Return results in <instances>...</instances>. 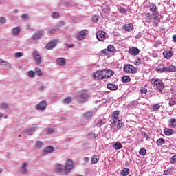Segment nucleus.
I'll return each mask as SVG.
<instances>
[{
  "label": "nucleus",
  "instance_id": "ddd939ff",
  "mask_svg": "<svg viewBox=\"0 0 176 176\" xmlns=\"http://www.w3.org/2000/svg\"><path fill=\"white\" fill-rule=\"evenodd\" d=\"M86 34H87V30H83L80 31L76 36V39L78 41H83L86 37Z\"/></svg>",
  "mask_w": 176,
  "mask_h": 176
},
{
  "label": "nucleus",
  "instance_id": "7c9ffc66",
  "mask_svg": "<svg viewBox=\"0 0 176 176\" xmlns=\"http://www.w3.org/2000/svg\"><path fill=\"white\" fill-rule=\"evenodd\" d=\"M55 170L56 173H63V165L61 164H56L55 165Z\"/></svg>",
  "mask_w": 176,
  "mask_h": 176
},
{
  "label": "nucleus",
  "instance_id": "0e129e2a",
  "mask_svg": "<svg viewBox=\"0 0 176 176\" xmlns=\"http://www.w3.org/2000/svg\"><path fill=\"white\" fill-rule=\"evenodd\" d=\"M0 23H6V18L5 16H0Z\"/></svg>",
  "mask_w": 176,
  "mask_h": 176
},
{
  "label": "nucleus",
  "instance_id": "f8f14e48",
  "mask_svg": "<svg viewBox=\"0 0 176 176\" xmlns=\"http://www.w3.org/2000/svg\"><path fill=\"white\" fill-rule=\"evenodd\" d=\"M28 164L23 162L20 168V173L23 175H27L28 174V169L27 168Z\"/></svg>",
  "mask_w": 176,
  "mask_h": 176
},
{
  "label": "nucleus",
  "instance_id": "4c0bfd02",
  "mask_svg": "<svg viewBox=\"0 0 176 176\" xmlns=\"http://www.w3.org/2000/svg\"><path fill=\"white\" fill-rule=\"evenodd\" d=\"M107 50L111 54V53H113V52H115V50H116V48L113 45H108Z\"/></svg>",
  "mask_w": 176,
  "mask_h": 176
},
{
  "label": "nucleus",
  "instance_id": "6ab92c4d",
  "mask_svg": "<svg viewBox=\"0 0 176 176\" xmlns=\"http://www.w3.org/2000/svg\"><path fill=\"white\" fill-rule=\"evenodd\" d=\"M175 71H176L175 66L170 65V66L164 67V72H175Z\"/></svg>",
  "mask_w": 176,
  "mask_h": 176
},
{
  "label": "nucleus",
  "instance_id": "5fc2aeb1",
  "mask_svg": "<svg viewBox=\"0 0 176 176\" xmlns=\"http://www.w3.org/2000/svg\"><path fill=\"white\" fill-rule=\"evenodd\" d=\"M173 171V168H168L164 171V175H168V174L171 173Z\"/></svg>",
  "mask_w": 176,
  "mask_h": 176
},
{
  "label": "nucleus",
  "instance_id": "c756f323",
  "mask_svg": "<svg viewBox=\"0 0 176 176\" xmlns=\"http://www.w3.org/2000/svg\"><path fill=\"white\" fill-rule=\"evenodd\" d=\"M169 126L172 127V129H175L176 127V119L172 118L169 120Z\"/></svg>",
  "mask_w": 176,
  "mask_h": 176
},
{
  "label": "nucleus",
  "instance_id": "58836bf2",
  "mask_svg": "<svg viewBox=\"0 0 176 176\" xmlns=\"http://www.w3.org/2000/svg\"><path fill=\"white\" fill-rule=\"evenodd\" d=\"M21 19L23 21H27V20H29L30 16L27 14H23L21 15Z\"/></svg>",
  "mask_w": 176,
  "mask_h": 176
},
{
  "label": "nucleus",
  "instance_id": "603ef678",
  "mask_svg": "<svg viewBox=\"0 0 176 176\" xmlns=\"http://www.w3.org/2000/svg\"><path fill=\"white\" fill-rule=\"evenodd\" d=\"M140 93H142V94H146V93H148V89L146 87H142L140 89Z\"/></svg>",
  "mask_w": 176,
  "mask_h": 176
},
{
  "label": "nucleus",
  "instance_id": "bb28decb",
  "mask_svg": "<svg viewBox=\"0 0 176 176\" xmlns=\"http://www.w3.org/2000/svg\"><path fill=\"white\" fill-rule=\"evenodd\" d=\"M113 148L116 151H119V149H122V148H123V146L122 145V143L116 142L115 144H113Z\"/></svg>",
  "mask_w": 176,
  "mask_h": 176
},
{
  "label": "nucleus",
  "instance_id": "1a4fd4ad",
  "mask_svg": "<svg viewBox=\"0 0 176 176\" xmlns=\"http://www.w3.org/2000/svg\"><path fill=\"white\" fill-rule=\"evenodd\" d=\"M38 130V126H32L23 130V134H28V135H33L34 133Z\"/></svg>",
  "mask_w": 176,
  "mask_h": 176
},
{
  "label": "nucleus",
  "instance_id": "3c124183",
  "mask_svg": "<svg viewBox=\"0 0 176 176\" xmlns=\"http://www.w3.org/2000/svg\"><path fill=\"white\" fill-rule=\"evenodd\" d=\"M118 12H120V13H122L123 14H126V13H127V10L122 7L118 8Z\"/></svg>",
  "mask_w": 176,
  "mask_h": 176
},
{
  "label": "nucleus",
  "instance_id": "9b49d317",
  "mask_svg": "<svg viewBox=\"0 0 176 176\" xmlns=\"http://www.w3.org/2000/svg\"><path fill=\"white\" fill-rule=\"evenodd\" d=\"M96 35L98 41H99L100 42L105 41L107 38L105 36V35H107V33H105V32L98 31V32H96Z\"/></svg>",
  "mask_w": 176,
  "mask_h": 176
},
{
  "label": "nucleus",
  "instance_id": "0eeeda50",
  "mask_svg": "<svg viewBox=\"0 0 176 176\" xmlns=\"http://www.w3.org/2000/svg\"><path fill=\"white\" fill-rule=\"evenodd\" d=\"M34 60L35 61L36 64L39 65L42 63V58L41 57V54L38 51H34L32 53Z\"/></svg>",
  "mask_w": 176,
  "mask_h": 176
},
{
  "label": "nucleus",
  "instance_id": "4d7b16f0",
  "mask_svg": "<svg viewBox=\"0 0 176 176\" xmlns=\"http://www.w3.org/2000/svg\"><path fill=\"white\" fill-rule=\"evenodd\" d=\"M170 163H172V164H175V163H176V155H173L170 158Z\"/></svg>",
  "mask_w": 176,
  "mask_h": 176
},
{
  "label": "nucleus",
  "instance_id": "774afa93",
  "mask_svg": "<svg viewBox=\"0 0 176 176\" xmlns=\"http://www.w3.org/2000/svg\"><path fill=\"white\" fill-rule=\"evenodd\" d=\"M67 47H69V49L74 47V44H66Z\"/></svg>",
  "mask_w": 176,
  "mask_h": 176
},
{
  "label": "nucleus",
  "instance_id": "a18cd8bd",
  "mask_svg": "<svg viewBox=\"0 0 176 176\" xmlns=\"http://www.w3.org/2000/svg\"><path fill=\"white\" fill-rule=\"evenodd\" d=\"M139 154L141 156H145V155H146V150L144 148H142L139 151Z\"/></svg>",
  "mask_w": 176,
  "mask_h": 176
},
{
  "label": "nucleus",
  "instance_id": "f704fd0d",
  "mask_svg": "<svg viewBox=\"0 0 176 176\" xmlns=\"http://www.w3.org/2000/svg\"><path fill=\"white\" fill-rule=\"evenodd\" d=\"M117 129L118 130H120V129H124V124L123 122L118 120V122L117 123Z\"/></svg>",
  "mask_w": 176,
  "mask_h": 176
},
{
  "label": "nucleus",
  "instance_id": "c03bdc74",
  "mask_svg": "<svg viewBox=\"0 0 176 176\" xmlns=\"http://www.w3.org/2000/svg\"><path fill=\"white\" fill-rule=\"evenodd\" d=\"M29 78H35V72L30 70L28 72Z\"/></svg>",
  "mask_w": 176,
  "mask_h": 176
},
{
  "label": "nucleus",
  "instance_id": "aec40b11",
  "mask_svg": "<svg viewBox=\"0 0 176 176\" xmlns=\"http://www.w3.org/2000/svg\"><path fill=\"white\" fill-rule=\"evenodd\" d=\"M164 54V57L165 58H166L167 60H168V58H171V57L173 56V51L170 50V51H164L163 52Z\"/></svg>",
  "mask_w": 176,
  "mask_h": 176
},
{
  "label": "nucleus",
  "instance_id": "412c9836",
  "mask_svg": "<svg viewBox=\"0 0 176 176\" xmlns=\"http://www.w3.org/2000/svg\"><path fill=\"white\" fill-rule=\"evenodd\" d=\"M0 65H3L4 67H6V68H12V65H10L9 62L1 58H0Z\"/></svg>",
  "mask_w": 176,
  "mask_h": 176
},
{
  "label": "nucleus",
  "instance_id": "864d4df0",
  "mask_svg": "<svg viewBox=\"0 0 176 176\" xmlns=\"http://www.w3.org/2000/svg\"><path fill=\"white\" fill-rule=\"evenodd\" d=\"M54 129H53L52 128H47L45 129V132L47 134H52V133H54Z\"/></svg>",
  "mask_w": 176,
  "mask_h": 176
},
{
  "label": "nucleus",
  "instance_id": "79ce46f5",
  "mask_svg": "<svg viewBox=\"0 0 176 176\" xmlns=\"http://www.w3.org/2000/svg\"><path fill=\"white\" fill-rule=\"evenodd\" d=\"M100 53L104 56H109V54H111V52L108 50V49H104L102 50Z\"/></svg>",
  "mask_w": 176,
  "mask_h": 176
},
{
  "label": "nucleus",
  "instance_id": "6e6d98bb",
  "mask_svg": "<svg viewBox=\"0 0 176 176\" xmlns=\"http://www.w3.org/2000/svg\"><path fill=\"white\" fill-rule=\"evenodd\" d=\"M155 70L157 71V72L162 74L164 72V67H158V68H156Z\"/></svg>",
  "mask_w": 176,
  "mask_h": 176
},
{
  "label": "nucleus",
  "instance_id": "ea45409f",
  "mask_svg": "<svg viewBox=\"0 0 176 176\" xmlns=\"http://www.w3.org/2000/svg\"><path fill=\"white\" fill-rule=\"evenodd\" d=\"M129 173H130V169H129V168H124L123 170L122 171L121 174L123 176H126V175H129Z\"/></svg>",
  "mask_w": 176,
  "mask_h": 176
},
{
  "label": "nucleus",
  "instance_id": "09e8293b",
  "mask_svg": "<svg viewBox=\"0 0 176 176\" xmlns=\"http://www.w3.org/2000/svg\"><path fill=\"white\" fill-rule=\"evenodd\" d=\"M91 20L94 21V23H97V21L100 20V16L98 15H94L92 16Z\"/></svg>",
  "mask_w": 176,
  "mask_h": 176
},
{
  "label": "nucleus",
  "instance_id": "7ed1b4c3",
  "mask_svg": "<svg viewBox=\"0 0 176 176\" xmlns=\"http://www.w3.org/2000/svg\"><path fill=\"white\" fill-rule=\"evenodd\" d=\"M151 82L152 85H154L156 89L160 90V93H162V90L164 89V83H163V81L157 78H152Z\"/></svg>",
  "mask_w": 176,
  "mask_h": 176
},
{
  "label": "nucleus",
  "instance_id": "8fccbe9b",
  "mask_svg": "<svg viewBox=\"0 0 176 176\" xmlns=\"http://www.w3.org/2000/svg\"><path fill=\"white\" fill-rule=\"evenodd\" d=\"M8 104L5 102H2L0 104V108L1 109H8Z\"/></svg>",
  "mask_w": 176,
  "mask_h": 176
},
{
  "label": "nucleus",
  "instance_id": "338daca9",
  "mask_svg": "<svg viewBox=\"0 0 176 176\" xmlns=\"http://www.w3.org/2000/svg\"><path fill=\"white\" fill-rule=\"evenodd\" d=\"M141 64V58H138V61L135 62V65H140Z\"/></svg>",
  "mask_w": 176,
  "mask_h": 176
},
{
  "label": "nucleus",
  "instance_id": "4468645a",
  "mask_svg": "<svg viewBox=\"0 0 176 176\" xmlns=\"http://www.w3.org/2000/svg\"><path fill=\"white\" fill-rule=\"evenodd\" d=\"M140 49L137 47H132L129 48V54H131V56H138L140 54Z\"/></svg>",
  "mask_w": 176,
  "mask_h": 176
},
{
  "label": "nucleus",
  "instance_id": "393cba45",
  "mask_svg": "<svg viewBox=\"0 0 176 176\" xmlns=\"http://www.w3.org/2000/svg\"><path fill=\"white\" fill-rule=\"evenodd\" d=\"M107 123V119L103 118L102 120H99L98 122L96 123V126L101 127L102 126H104Z\"/></svg>",
  "mask_w": 176,
  "mask_h": 176
},
{
  "label": "nucleus",
  "instance_id": "b1692460",
  "mask_svg": "<svg viewBox=\"0 0 176 176\" xmlns=\"http://www.w3.org/2000/svg\"><path fill=\"white\" fill-rule=\"evenodd\" d=\"M107 89H109V90H118V89H119V87H118V85H116V84L109 83L107 84Z\"/></svg>",
  "mask_w": 176,
  "mask_h": 176
},
{
  "label": "nucleus",
  "instance_id": "680f3d73",
  "mask_svg": "<svg viewBox=\"0 0 176 176\" xmlns=\"http://www.w3.org/2000/svg\"><path fill=\"white\" fill-rule=\"evenodd\" d=\"M83 119H85V120H89V113L88 112L83 114Z\"/></svg>",
  "mask_w": 176,
  "mask_h": 176
},
{
  "label": "nucleus",
  "instance_id": "9d476101",
  "mask_svg": "<svg viewBox=\"0 0 176 176\" xmlns=\"http://www.w3.org/2000/svg\"><path fill=\"white\" fill-rule=\"evenodd\" d=\"M57 43H58V40H52L51 42L46 44L45 49L47 50H52V49H54L56 46H57Z\"/></svg>",
  "mask_w": 176,
  "mask_h": 176
},
{
  "label": "nucleus",
  "instance_id": "e2e57ef3",
  "mask_svg": "<svg viewBox=\"0 0 176 176\" xmlns=\"http://www.w3.org/2000/svg\"><path fill=\"white\" fill-rule=\"evenodd\" d=\"M38 91H43L44 90H46V86L43 85L38 88Z\"/></svg>",
  "mask_w": 176,
  "mask_h": 176
},
{
  "label": "nucleus",
  "instance_id": "5701e85b",
  "mask_svg": "<svg viewBox=\"0 0 176 176\" xmlns=\"http://www.w3.org/2000/svg\"><path fill=\"white\" fill-rule=\"evenodd\" d=\"M119 113L120 112L118 110L113 111L112 113V116L113 118H114V120H113L114 124H116V120L119 119Z\"/></svg>",
  "mask_w": 176,
  "mask_h": 176
},
{
  "label": "nucleus",
  "instance_id": "49530a36",
  "mask_svg": "<svg viewBox=\"0 0 176 176\" xmlns=\"http://www.w3.org/2000/svg\"><path fill=\"white\" fill-rule=\"evenodd\" d=\"M24 56V53L23 52H16L14 54L15 58H20V57H23Z\"/></svg>",
  "mask_w": 176,
  "mask_h": 176
},
{
  "label": "nucleus",
  "instance_id": "cd10ccee",
  "mask_svg": "<svg viewBox=\"0 0 176 176\" xmlns=\"http://www.w3.org/2000/svg\"><path fill=\"white\" fill-rule=\"evenodd\" d=\"M56 64L63 66L65 64V59L64 58H58L56 59Z\"/></svg>",
  "mask_w": 176,
  "mask_h": 176
},
{
  "label": "nucleus",
  "instance_id": "e433bc0d",
  "mask_svg": "<svg viewBox=\"0 0 176 176\" xmlns=\"http://www.w3.org/2000/svg\"><path fill=\"white\" fill-rule=\"evenodd\" d=\"M96 163H98V158H97V155H94L91 158V164H96Z\"/></svg>",
  "mask_w": 176,
  "mask_h": 176
},
{
  "label": "nucleus",
  "instance_id": "2f4dec72",
  "mask_svg": "<svg viewBox=\"0 0 176 176\" xmlns=\"http://www.w3.org/2000/svg\"><path fill=\"white\" fill-rule=\"evenodd\" d=\"M34 72L38 76H42V75H43V72H42V70H41L39 67H35Z\"/></svg>",
  "mask_w": 176,
  "mask_h": 176
},
{
  "label": "nucleus",
  "instance_id": "39448f33",
  "mask_svg": "<svg viewBox=\"0 0 176 176\" xmlns=\"http://www.w3.org/2000/svg\"><path fill=\"white\" fill-rule=\"evenodd\" d=\"M92 76L97 79L98 80H102V79H105V75L104 74V70H98L92 74Z\"/></svg>",
  "mask_w": 176,
  "mask_h": 176
},
{
  "label": "nucleus",
  "instance_id": "bf43d9fd",
  "mask_svg": "<svg viewBox=\"0 0 176 176\" xmlns=\"http://www.w3.org/2000/svg\"><path fill=\"white\" fill-rule=\"evenodd\" d=\"M153 111H157V109H160V104H156L153 107Z\"/></svg>",
  "mask_w": 176,
  "mask_h": 176
},
{
  "label": "nucleus",
  "instance_id": "c9c22d12",
  "mask_svg": "<svg viewBox=\"0 0 176 176\" xmlns=\"http://www.w3.org/2000/svg\"><path fill=\"white\" fill-rule=\"evenodd\" d=\"M130 80H131V78H130V76H124L122 78V81L124 83H127V82H130Z\"/></svg>",
  "mask_w": 176,
  "mask_h": 176
},
{
  "label": "nucleus",
  "instance_id": "f03ea898",
  "mask_svg": "<svg viewBox=\"0 0 176 176\" xmlns=\"http://www.w3.org/2000/svg\"><path fill=\"white\" fill-rule=\"evenodd\" d=\"M63 169L65 175H67V174L70 173L71 170L74 169V161H72L71 159H68L65 164Z\"/></svg>",
  "mask_w": 176,
  "mask_h": 176
},
{
  "label": "nucleus",
  "instance_id": "a19ab883",
  "mask_svg": "<svg viewBox=\"0 0 176 176\" xmlns=\"http://www.w3.org/2000/svg\"><path fill=\"white\" fill-rule=\"evenodd\" d=\"M166 142V140L163 138H160L157 140L156 144L157 145H163Z\"/></svg>",
  "mask_w": 176,
  "mask_h": 176
},
{
  "label": "nucleus",
  "instance_id": "de8ad7c7",
  "mask_svg": "<svg viewBox=\"0 0 176 176\" xmlns=\"http://www.w3.org/2000/svg\"><path fill=\"white\" fill-rule=\"evenodd\" d=\"M98 136L96 135V133L91 132L89 134V138H90L91 140H96V138H97Z\"/></svg>",
  "mask_w": 176,
  "mask_h": 176
},
{
  "label": "nucleus",
  "instance_id": "a878e982",
  "mask_svg": "<svg viewBox=\"0 0 176 176\" xmlns=\"http://www.w3.org/2000/svg\"><path fill=\"white\" fill-rule=\"evenodd\" d=\"M164 134L165 135H167V136L173 135L174 134V130L166 128L164 129Z\"/></svg>",
  "mask_w": 176,
  "mask_h": 176
},
{
  "label": "nucleus",
  "instance_id": "052dcab7",
  "mask_svg": "<svg viewBox=\"0 0 176 176\" xmlns=\"http://www.w3.org/2000/svg\"><path fill=\"white\" fill-rule=\"evenodd\" d=\"M94 115H96V112L94 111H91L89 112V119L93 118V116H94Z\"/></svg>",
  "mask_w": 176,
  "mask_h": 176
},
{
  "label": "nucleus",
  "instance_id": "dca6fc26",
  "mask_svg": "<svg viewBox=\"0 0 176 176\" xmlns=\"http://www.w3.org/2000/svg\"><path fill=\"white\" fill-rule=\"evenodd\" d=\"M122 30L126 32H131L134 30V26L131 23H126L122 26Z\"/></svg>",
  "mask_w": 176,
  "mask_h": 176
},
{
  "label": "nucleus",
  "instance_id": "20e7f679",
  "mask_svg": "<svg viewBox=\"0 0 176 176\" xmlns=\"http://www.w3.org/2000/svg\"><path fill=\"white\" fill-rule=\"evenodd\" d=\"M124 71L127 72V74H137L138 72V69L130 64L124 65Z\"/></svg>",
  "mask_w": 176,
  "mask_h": 176
},
{
  "label": "nucleus",
  "instance_id": "423d86ee",
  "mask_svg": "<svg viewBox=\"0 0 176 176\" xmlns=\"http://www.w3.org/2000/svg\"><path fill=\"white\" fill-rule=\"evenodd\" d=\"M88 96L89 93L87 92V91L82 90L80 94L78 101H80V102H85L87 101Z\"/></svg>",
  "mask_w": 176,
  "mask_h": 176
},
{
  "label": "nucleus",
  "instance_id": "72a5a7b5",
  "mask_svg": "<svg viewBox=\"0 0 176 176\" xmlns=\"http://www.w3.org/2000/svg\"><path fill=\"white\" fill-rule=\"evenodd\" d=\"M51 17L52 19H60V15L59 12H54L52 13Z\"/></svg>",
  "mask_w": 176,
  "mask_h": 176
},
{
  "label": "nucleus",
  "instance_id": "f3484780",
  "mask_svg": "<svg viewBox=\"0 0 176 176\" xmlns=\"http://www.w3.org/2000/svg\"><path fill=\"white\" fill-rule=\"evenodd\" d=\"M103 74H104V78L107 79L108 78H111V76H113V75L115 74L113 71L111 69L103 70Z\"/></svg>",
  "mask_w": 176,
  "mask_h": 176
},
{
  "label": "nucleus",
  "instance_id": "f257e3e1",
  "mask_svg": "<svg viewBox=\"0 0 176 176\" xmlns=\"http://www.w3.org/2000/svg\"><path fill=\"white\" fill-rule=\"evenodd\" d=\"M149 10L151 12H148L146 14V18L147 21L150 20L151 21H156L157 20V17H159V10H157V7L153 3H151L148 6Z\"/></svg>",
  "mask_w": 176,
  "mask_h": 176
},
{
  "label": "nucleus",
  "instance_id": "6e6552de",
  "mask_svg": "<svg viewBox=\"0 0 176 176\" xmlns=\"http://www.w3.org/2000/svg\"><path fill=\"white\" fill-rule=\"evenodd\" d=\"M46 107H47V103H46L45 100H42L36 105L35 109L36 111H45L46 109Z\"/></svg>",
  "mask_w": 176,
  "mask_h": 176
},
{
  "label": "nucleus",
  "instance_id": "473e14b6",
  "mask_svg": "<svg viewBox=\"0 0 176 176\" xmlns=\"http://www.w3.org/2000/svg\"><path fill=\"white\" fill-rule=\"evenodd\" d=\"M71 102H72V98H71L70 96H67L63 100V104H69Z\"/></svg>",
  "mask_w": 176,
  "mask_h": 176
},
{
  "label": "nucleus",
  "instance_id": "a211bd4d",
  "mask_svg": "<svg viewBox=\"0 0 176 176\" xmlns=\"http://www.w3.org/2000/svg\"><path fill=\"white\" fill-rule=\"evenodd\" d=\"M42 35H43V32H36L32 35V38L33 41H38V39H41V36H42Z\"/></svg>",
  "mask_w": 176,
  "mask_h": 176
},
{
  "label": "nucleus",
  "instance_id": "4be33fe9",
  "mask_svg": "<svg viewBox=\"0 0 176 176\" xmlns=\"http://www.w3.org/2000/svg\"><path fill=\"white\" fill-rule=\"evenodd\" d=\"M20 27H15L14 28H12V34L13 35V36H17V35H19V34H20Z\"/></svg>",
  "mask_w": 176,
  "mask_h": 176
},
{
  "label": "nucleus",
  "instance_id": "13d9d810",
  "mask_svg": "<svg viewBox=\"0 0 176 176\" xmlns=\"http://www.w3.org/2000/svg\"><path fill=\"white\" fill-rule=\"evenodd\" d=\"M142 135L144 137V138H146V140L148 141L149 140V136L148 135V133L146 132H142Z\"/></svg>",
  "mask_w": 176,
  "mask_h": 176
},
{
  "label": "nucleus",
  "instance_id": "2eb2a0df",
  "mask_svg": "<svg viewBox=\"0 0 176 176\" xmlns=\"http://www.w3.org/2000/svg\"><path fill=\"white\" fill-rule=\"evenodd\" d=\"M54 151V147L53 146H48L43 150L42 155L46 156L48 153H52Z\"/></svg>",
  "mask_w": 176,
  "mask_h": 176
},
{
  "label": "nucleus",
  "instance_id": "c85d7f7f",
  "mask_svg": "<svg viewBox=\"0 0 176 176\" xmlns=\"http://www.w3.org/2000/svg\"><path fill=\"white\" fill-rule=\"evenodd\" d=\"M43 146V142L41 141H36L34 143V149H41Z\"/></svg>",
  "mask_w": 176,
  "mask_h": 176
},
{
  "label": "nucleus",
  "instance_id": "37998d69",
  "mask_svg": "<svg viewBox=\"0 0 176 176\" xmlns=\"http://www.w3.org/2000/svg\"><path fill=\"white\" fill-rule=\"evenodd\" d=\"M169 105L170 107H174V105H176V98H172L169 101Z\"/></svg>",
  "mask_w": 176,
  "mask_h": 176
},
{
  "label": "nucleus",
  "instance_id": "69168bd1",
  "mask_svg": "<svg viewBox=\"0 0 176 176\" xmlns=\"http://www.w3.org/2000/svg\"><path fill=\"white\" fill-rule=\"evenodd\" d=\"M48 32L50 34H56V29H49Z\"/></svg>",
  "mask_w": 176,
  "mask_h": 176
}]
</instances>
